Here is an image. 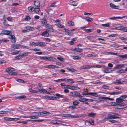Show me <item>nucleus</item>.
Segmentation results:
<instances>
[{
  "mask_svg": "<svg viewBox=\"0 0 127 127\" xmlns=\"http://www.w3.org/2000/svg\"><path fill=\"white\" fill-rule=\"evenodd\" d=\"M62 116L64 117L71 118H77L79 117V116L77 115H72L68 114H62Z\"/></svg>",
  "mask_w": 127,
  "mask_h": 127,
  "instance_id": "1",
  "label": "nucleus"
},
{
  "mask_svg": "<svg viewBox=\"0 0 127 127\" xmlns=\"http://www.w3.org/2000/svg\"><path fill=\"white\" fill-rule=\"evenodd\" d=\"M126 95H124L120 96V97L117 98L116 99V101L117 103H120L124 101V99L126 98Z\"/></svg>",
  "mask_w": 127,
  "mask_h": 127,
  "instance_id": "2",
  "label": "nucleus"
},
{
  "mask_svg": "<svg viewBox=\"0 0 127 127\" xmlns=\"http://www.w3.org/2000/svg\"><path fill=\"white\" fill-rule=\"evenodd\" d=\"M15 70V69L13 68L9 67L6 69V71L8 73L9 75H10L12 72L14 71Z\"/></svg>",
  "mask_w": 127,
  "mask_h": 127,
  "instance_id": "3",
  "label": "nucleus"
},
{
  "mask_svg": "<svg viewBox=\"0 0 127 127\" xmlns=\"http://www.w3.org/2000/svg\"><path fill=\"white\" fill-rule=\"evenodd\" d=\"M45 68H53L54 69L55 68H58L59 67L57 66L54 65H45L44 66Z\"/></svg>",
  "mask_w": 127,
  "mask_h": 127,
  "instance_id": "4",
  "label": "nucleus"
},
{
  "mask_svg": "<svg viewBox=\"0 0 127 127\" xmlns=\"http://www.w3.org/2000/svg\"><path fill=\"white\" fill-rule=\"evenodd\" d=\"M9 38L11 39V41L12 43H15L16 42V38L14 35H10Z\"/></svg>",
  "mask_w": 127,
  "mask_h": 127,
  "instance_id": "5",
  "label": "nucleus"
},
{
  "mask_svg": "<svg viewBox=\"0 0 127 127\" xmlns=\"http://www.w3.org/2000/svg\"><path fill=\"white\" fill-rule=\"evenodd\" d=\"M49 32V29H47L46 31L42 32L41 34V35L42 36H44L46 37H48L49 35L48 33Z\"/></svg>",
  "mask_w": 127,
  "mask_h": 127,
  "instance_id": "6",
  "label": "nucleus"
},
{
  "mask_svg": "<svg viewBox=\"0 0 127 127\" xmlns=\"http://www.w3.org/2000/svg\"><path fill=\"white\" fill-rule=\"evenodd\" d=\"M20 44H13L11 46V48L12 49H15L20 48Z\"/></svg>",
  "mask_w": 127,
  "mask_h": 127,
  "instance_id": "7",
  "label": "nucleus"
},
{
  "mask_svg": "<svg viewBox=\"0 0 127 127\" xmlns=\"http://www.w3.org/2000/svg\"><path fill=\"white\" fill-rule=\"evenodd\" d=\"M109 5L110 7L112 9H118V6L113 3H110L109 4Z\"/></svg>",
  "mask_w": 127,
  "mask_h": 127,
  "instance_id": "8",
  "label": "nucleus"
},
{
  "mask_svg": "<svg viewBox=\"0 0 127 127\" xmlns=\"http://www.w3.org/2000/svg\"><path fill=\"white\" fill-rule=\"evenodd\" d=\"M64 81L69 84H71L75 82L73 80L71 79L64 78Z\"/></svg>",
  "mask_w": 127,
  "mask_h": 127,
  "instance_id": "9",
  "label": "nucleus"
},
{
  "mask_svg": "<svg viewBox=\"0 0 127 127\" xmlns=\"http://www.w3.org/2000/svg\"><path fill=\"white\" fill-rule=\"evenodd\" d=\"M66 88L69 89L71 90H77L78 88V87H75L73 86H72L69 85H67Z\"/></svg>",
  "mask_w": 127,
  "mask_h": 127,
  "instance_id": "10",
  "label": "nucleus"
},
{
  "mask_svg": "<svg viewBox=\"0 0 127 127\" xmlns=\"http://www.w3.org/2000/svg\"><path fill=\"white\" fill-rule=\"evenodd\" d=\"M88 99L86 98H82L79 99L78 100L81 102H83L84 103L88 104V103L87 101Z\"/></svg>",
  "mask_w": 127,
  "mask_h": 127,
  "instance_id": "11",
  "label": "nucleus"
},
{
  "mask_svg": "<svg viewBox=\"0 0 127 127\" xmlns=\"http://www.w3.org/2000/svg\"><path fill=\"white\" fill-rule=\"evenodd\" d=\"M102 71L104 73H111L112 70L110 68L108 67H106L104 70H102Z\"/></svg>",
  "mask_w": 127,
  "mask_h": 127,
  "instance_id": "12",
  "label": "nucleus"
},
{
  "mask_svg": "<svg viewBox=\"0 0 127 127\" xmlns=\"http://www.w3.org/2000/svg\"><path fill=\"white\" fill-rule=\"evenodd\" d=\"M30 54L29 52H24L22 54L20 55H19L17 56L16 58L17 59H19V57H24L27 56Z\"/></svg>",
  "mask_w": 127,
  "mask_h": 127,
  "instance_id": "13",
  "label": "nucleus"
},
{
  "mask_svg": "<svg viewBox=\"0 0 127 127\" xmlns=\"http://www.w3.org/2000/svg\"><path fill=\"white\" fill-rule=\"evenodd\" d=\"M36 46H45L44 43L43 42H36Z\"/></svg>",
  "mask_w": 127,
  "mask_h": 127,
  "instance_id": "14",
  "label": "nucleus"
},
{
  "mask_svg": "<svg viewBox=\"0 0 127 127\" xmlns=\"http://www.w3.org/2000/svg\"><path fill=\"white\" fill-rule=\"evenodd\" d=\"M38 90L39 91L42 92L43 93H46L48 94H50V92H47L46 90L44 89H39Z\"/></svg>",
  "mask_w": 127,
  "mask_h": 127,
  "instance_id": "15",
  "label": "nucleus"
},
{
  "mask_svg": "<svg viewBox=\"0 0 127 127\" xmlns=\"http://www.w3.org/2000/svg\"><path fill=\"white\" fill-rule=\"evenodd\" d=\"M92 66L87 65L81 66V68L83 69H89L90 68H92Z\"/></svg>",
  "mask_w": 127,
  "mask_h": 127,
  "instance_id": "16",
  "label": "nucleus"
},
{
  "mask_svg": "<svg viewBox=\"0 0 127 127\" xmlns=\"http://www.w3.org/2000/svg\"><path fill=\"white\" fill-rule=\"evenodd\" d=\"M83 19H85L86 21L88 22H92L93 21V18L89 17H87L86 18H83Z\"/></svg>",
  "mask_w": 127,
  "mask_h": 127,
  "instance_id": "17",
  "label": "nucleus"
},
{
  "mask_svg": "<svg viewBox=\"0 0 127 127\" xmlns=\"http://www.w3.org/2000/svg\"><path fill=\"white\" fill-rule=\"evenodd\" d=\"M121 92H107L106 93L107 94H109L111 95H117L119 94H121Z\"/></svg>",
  "mask_w": 127,
  "mask_h": 127,
  "instance_id": "18",
  "label": "nucleus"
},
{
  "mask_svg": "<svg viewBox=\"0 0 127 127\" xmlns=\"http://www.w3.org/2000/svg\"><path fill=\"white\" fill-rule=\"evenodd\" d=\"M34 4L37 7H39L40 6V3L38 1H34Z\"/></svg>",
  "mask_w": 127,
  "mask_h": 127,
  "instance_id": "19",
  "label": "nucleus"
},
{
  "mask_svg": "<svg viewBox=\"0 0 127 127\" xmlns=\"http://www.w3.org/2000/svg\"><path fill=\"white\" fill-rule=\"evenodd\" d=\"M74 96H78L79 97L81 98L82 97V96L80 95V93L76 91H74Z\"/></svg>",
  "mask_w": 127,
  "mask_h": 127,
  "instance_id": "20",
  "label": "nucleus"
},
{
  "mask_svg": "<svg viewBox=\"0 0 127 127\" xmlns=\"http://www.w3.org/2000/svg\"><path fill=\"white\" fill-rule=\"evenodd\" d=\"M25 28L27 30L29 31H33L35 30V28L31 26H28Z\"/></svg>",
  "mask_w": 127,
  "mask_h": 127,
  "instance_id": "21",
  "label": "nucleus"
},
{
  "mask_svg": "<svg viewBox=\"0 0 127 127\" xmlns=\"http://www.w3.org/2000/svg\"><path fill=\"white\" fill-rule=\"evenodd\" d=\"M125 65V64H118L116 65L115 68L117 69L121 68L124 67Z\"/></svg>",
  "mask_w": 127,
  "mask_h": 127,
  "instance_id": "22",
  "label": "nucleus"
},
{
  "mask_svg": "<svg viewBox=\"0 0 127 127\" xmlns=\"http://www.w3.org/2000/svg\"><path fill=\"white\" fill-rule=\"evenodd\" d=\"M115 118V117H114V114L113 113L112 114L108 115L106 119H114Z\"/></svg>",
  "mask_w": 127,
  "mask_h": 127,
  "instance_id": "23",
  "label": "nucleus"
},
{
  "mask_svg": "<svg viewBox=\"0 0 127 127\" xmlns=\"http://www.w3.org/2000/svg\"><path fill=\"white\" fill-rule=\"evenodd\" d=\"M2 33L3 34L7 35H9L11 34L10 31L7 30L3 31L2 32Z\"/></svg>",
  "mask_w": 127,
  "mask_h": 127,
  "instance_id": "24",
  "label": "nucleus"
},
{
  "mask_svg": "<svg viewBox=\"0 0 127 127\" xmlns=\"http://www.w3.org/2000/svg\"><path fill=\"white\" fill-rule=\"evenodd\" d=\"M124 17V16L123 17H114L111 18H110L112 20H117L119 19H121L123 18Z\"/></svg>",
  "mask_w": 127,
  "mask_h": 127,
  "instance_id": "25",
  "label": "nucleus"
},
{
  "mask_svg": "<svg viewBox=\"0 0 127 127\" xmlns=\"http://www.w3.org/2000/svg\"><path fill=\"white\" fill-rule=\"evenodd\" d=\"M94 30L93 29H84L83 31L87 33H89L90 32H93Z\"/></svg>",
  "mask_w": 127,
  "mask_h": 127,
  "instance_id": "26",
  "label": "nucleus"
},
{
  "mask_svg": "<svg viewBox=\"0 0 127 127\" xmlns=\"http://www.w3.org/2000/svg\"><path fill=\"white\" fill-rule=\"evenodd\" d=\"M65 122L62 121H60L57 120V124L59 125L61 124L63 126H66V125L65 124Z\"/></svg>",
  "mask_w": 127,
  "mask_h": 127,
  "instance_id": "27",
  "label": "nucleus"
},
{
  "mask_svg": "<svg viewBox=\"0 0 127 127\" xmlns=\"http://www.w3.org/2000/svg\"><path fill=\"white\" fill-rule=\"evenodd\" d=\"M96 114L94 113L91 112L88 113V114L87 116L91 117L94 118Z\"/></svg>",
  "mask_w": 127,
  "mask_h": 127,
  "instance_id": "28",
  "label": "nucleus"
},
{
  "mask_svg": "<svg viewBox=\"0 0 127 127\" xmlns=\"http://www.w3.org/2000/svg\"><path fill=\"white\" fill-rule=\"evenodd\" d=\"M40 58L42 59L45 60H49L51 59V58L50 57H40Z\"/></svg>",
  "mask_w": 127,
  "mask_h": 127,
  "instance_id": "29",
  "label": "nucleus"
},
{
  "mask_svg": "<svg viewBox=\"0 0 127 127\" xmlns=\"http://www.w3.org/2000/svg\"><path fill=\"white\" fill-rule=\"evenodd\" d=\"M118 56L121 57L122 59H126L127 58V54L122 55H118Z\"/></svg>",
  "mask_w": 127,
  "mask_h": 127,
  "instance_id": "30",
  "label": "nucleus"
},
{
  "mask_svg": "<svg viewBox=\"0 0 127 127\" xmlns=\"http://www.w3.org/2000/svg\"><path fill=\"white\" fill-rule=\"evenodd\" d=\"M55 25L57 27L60 28H63L64 27V26L60 23L56 24H55Z\"/></svg>",
  "mask_w": 127,
  "mask_h": 127,
  "instance_id": "31",
  "label": "nucleus"
},
{
  "mask_svg": "<svg viewBox=\"0 0 127 127\" xmlns=\"http://www.w3.org/2000/svg\"><path fill=\"white\" fill-rule=\"evenodd\" d=\"M40 115H44L50 114V113L48 112L44 111L43 112L40 113Z\"/></svg>",
  "mask_w": 127,
  "mask_h": 127,
  "instance_id": "32",
  "label": "nucleus"
},
{
  "mask_svg": "<svg viewBox=\"0 0 127 127\" xmlns=\"http://www.w3.org/2000/svg\"><path fill=\"white\" fill-rule=\"evenodd\" d=\"M28 10L30 12H32L34 11L35 8L33 7L30 6L28 7Z\"/></svg>",
  "mask_w": 127,
  "mask_h": 127,
  "instance_id": "33",
  "label": "nucleus"
},
{
  "mask_svg": "<svg viewBox=\"0 0 127 127\" xmlns=\"http://www.w3.org/2000/svg\"><path fill=\"white\" fill-rule=\"evenodd\" d=\"M45 27L46 28H53V26L52 25H50L49 24H46L45 26Z\"/></svg>",
  "mask_w": 127,
  "mask_h": 127,
  "instance_id": "34",
  "label": "nucleus"
},
{
  "mask_svg": "<svg viewBox=\"0 0 127 127\" xmlns=\"http://www.w3.org/2000/svg\"><path fill=\"white\" fill-rule=\"evenodd\" d=\"M72 50L77 52H80L82 51L83 49H81L79 48H76L73 49Z\"/></svg>",
  "mask_w": 127,
  "mask_h": 127,
  "instance_id": "35",
  "label": "nucleus"
},
{
  "mask_svg": "<svg viewBox=\"0 0 127 127\" xmlns=\"http://www.w3.org/2000/svg\"><path fill=\"white\" fill-rule=\"evenodd\" d=\"M73 59L75 60H79L80 59L81 57L77 56H71Z\"/></svg>",
  "mask_w": 127,
  "mask_h": 127,
  "instance_id": "36",
  "label": "nucleus"
},
{
  "mask_svg": "<svg viewBox=\"0 0 127 127\" xmlns=\"http://www.w3.org/2000/svg\"><path fill=\"white\" fill-rule=\"evenodd\" d=\"M114 83H117L118 84H122L123 83L120 80H116L114 82Z\"/></svg>",
  "mask_w": 127,
  "mask_h": 127,
  "instance_id": "37",
  "label": "nucleus"
},
{
  "mask_svg": "<svg viewBox=\"0 0 127 127\" xmlns=\"http://www.w3.org/2000/svg\"><path fill=\"white\" fill-rule=\"evenodd\" d=\"M41 23L43 25H45L47 23V21L45 19H43L41 20Z\"/></svg>",
  "mask_w": 127,
  "mask_h": 127,
  "instance_id": "38",
  "label": "nucleus"
},
{
  "mask_svg": "<svg viewBox=\"0 0 127 127\" xmlns=\"http://www.w3.org/2000/svg\"><path fill=\"white\" fill-rule=\"evenodd\" d=\"M90 95L95 97H97L98 95L96 93L91 92L90 93Z\"/></svg>",
  "mask_w": 127,
  "mask_h": 127,
  "instance_id": "39",
  "label": "nucleus"
},
{
  "mask_svg": "<svg viewBox=\"0 0 127 127\" xmlns=\"http://www.w3.org/2000/svg\"><path fill=\"white\" fill-rule=\"evenodd\" d=\"M40 10V9L38 8V7H36L35 8V10L34 11L36 14H38Z\"/></svg>",
  "mask_w": 127,
  "mask_h": 127,
  "instance_id": "40",
  "label": "nucleus"
},
{
  "mask_svg": "<svg viewBox=\"0 0 127 127\" xmlns=\"http://www.w3.org/2000/svg\"><path fill=\"white\" fill-rule=\"evenodd\" d=\"M29 91L30 92L32 93H37V92L36 91L32 90L31 88H30L29 89Z\"/></svg>",
  "mask_w": 127,
  "mask_h": 127,
  "instance_id": "41",
  "label": "nucleus"
},
{
  "mask_svg": "<svg viewBox=\"0 0 127 127\" xmlns=\"http://www.w3.org/2000/svg\"><path fill=\"white\" fill-rule=\"evenodd\" d=\"M121 30H122L124 32H127V29L124 27L121 26Z\"/></svg>",
  "mask_w": 127,
  "mask_h": 127,
  "instance_id": "42",
  "label": "nucleus"
},
{
  "mask_svg": "<svg viewBox=\"0 0 127 127\" xmlns=\"http://www.w3.org/2000/svg\"><path fill=\"white\" fill-rule=\"evenodd\" d=\"M44 98L46 99L52 100V96H46L44 97Z\"/></svg>",
  "mask_w": 127,
  "mask_h": 127,
  "instance_id": "43",
  "label": "nucleus"
},
{
  "mask_svg": "<svg viewBox=\"0 0 127 127\" xmlns=\"http://www.w3.org/2000/svg\"><path fill=\"white\" fill-rule=\"evenodd\" d=\"M60 85L62 86V88L65 89V88H66V87H67V85H65L64 83H61Z\"/></svg>",
  "mask_w": 127,
  "mask_h": 127,
  "instance_id": "44",
  "label": "nucleus"
},
{
  "mask_svg": "<svg viewBox=\"0 0 127 127\" xmlns=\"http://www.w3.org/2000/svg\"><path fill=\"white\" fill-rule=\"evenodd\" d=\"M8 111H0V114H6Z\"/></svg>",
  "mask_w": 127,
  "mask_h": 127,
  "instance_id": "45",
  "label": "nucleus"
},
{
  "mask_svg": "<svg viewBox=\"0 0 127 127\" xmlns=\"http://www.w3.org/2000/svg\"><path fill=\"white\" fill-rule=\"evenodd\" d=\"M26 97V96L25 95H23L17 97V98L19 99H23L25 98Z\"/></svg>",
  "mask_w": 127,
  "mask_h": 127,
  "instance_id": "46",
  "label": "nucleus"
},
{
  "mask_svg": "<svg viewBox=\"0 0 127 127\" xmlns=\"http://www.w3.org/2000/svg\"><path fill=\"white\" fill-rule=\"evenodd\" d=\"M102 66L99 65H95L93 66H92V68H101Z\"/></svg>",
  "mask_w": 127,
  "mask_h": 127,
  "instance_id": "47",
  "label": "nucleus"
},
{
  "mask_svg": "<svg viewBox=\"0 0 127 127\" xmlns=\"http://www.w3.org/2000/svg\"><path fill=\"white\" fill-rule=\"evenodd\" d=\"M96 56V55L94 53L88 55H87V56L88 57H95Z\"/></svg>",
  "mask_w": 127,
  "mask_h": 127,
  "instance_id": "48",
  "label": "nucleus"
},
{
  "mask_svg": "<svg viewBox=\"0 0 127 127\" xmlns=\"http://www.w3.org/2000/svg\"><path fill=\"white\" fill-rule=\"evenodd\" d=\"M9 121H16L19 120V119L18 118H9Z\"/></svg>",
  "mask_w": 127,
  "mask_h": 127,
  "instance_id": "49",
  "label": "nucleus"
},
{
  "mask_svg": "<svg viewBox=\"0 0 127 127\" xmlns=\"http://www.w3.org/2000/svg\"><path fill=\"white\" fill-rule=\"evenodd\" d=\"M126 106L125 105L123 104H121L120 106V107H119L118 108L119 109H123L125 108L126 107Z\"/></svg>",
  "mask_w": 127,
  "mask_h": 127,
  "instance_id": "50",
  "label": "nucleus"
},
{
  "mask_svg": "<svg viewBox=\"0 0 127 127\" xmlns=\"http://www.w3.org/2000/svg\"><path fill=\"white\" fill-rule=\"evenodd\" d=\"M113 114L114 117H115L114 119L120 118L118 117L119 116V114L116 113H113Z\"/></svg>",
  "mask_w": 127,
  "mask_h": 127,
  "instance_id": "51",
  "label": "nucleus"
},
{
  "mask_svg": "<svg viewBox=\"0 0 127 127\" xmlns=\"http://www.w3.org/2000/svg\"><path fill=\"white\" fill-rule=\"evenodd\" d=\"M60 97L58 96H52V100L58 99Z\"/></svg>",
  "mask_w": 127,
  "mask_h": 127,
  "instance_id": "52",
  "label": "nucleus"
},
{
  "mask_svg": "<svg viewBox=\"0 0 127 127\" xmlns=\"http://www.w3.org/2000/svg\"><path fill=\"white\" fill-rule=\"evenodd\" d=\"M57 120H52L51 122V123L53 124H57Z\"/></svg>",
  "mask_w": 127,
  "mask_h": 127,
  "instance_id": "53",
  "label": "nucleus"
},
{
  "mask_svg": "<svg viewBox=\"0 0 127 127\" xmlns=\"http://www.w3.org/2000/svg\"><path fill=\"white\" fill-rule=\"evenodd\" d=\"M68 24L69 25L74 26V22L72 21H69L68 22Z\"/></svg>",
  "mask_w": 127,
  "mask_h": 127,
  "instance_id": "54",
  "label": "nucleus"
},
{
  "mask_svg": "<svg viewBox=\"0 0 127 127\" xmlns=\"http://www.w3.org/2000/svg\"><path fill=\"white\" fill-rule=\"evenodd\" d=\"M117 72L118 73H123L125 72V71L124 70L121 69L117 71Z\"/></svg>",
  "mask_w": 127,
  "mask_h": 127,
  "instance_id": "55",
  "label": "nucleus"
},
{
  "mask_svg": "<svg viewBox=\"0 0 127 127\" xmlns=\"http://www.w3.org/2000/svg\"><path fill=\"white\" fill-rule=\"evenodd\" d=\"M79 104V102L77 100H76L73 102V104L74 105L76 106Z\"/></svg>",
  "mask_w": 127,
  "mask_h": 127,
  "instance_id": "56",
  "label": "nucleus"
},
{
  "mask_svg": "<svg viewBox=\"0 0 127 127\" xmlns=\"http://www.w3.org/2000/svg\"><path fill=\"white\" fill-rule=\"evenodd\" d=\"M102 25L104 27H108L109 26V23H107L105 24H103Z\"/></svg>",
  "mask_w": 127,
  "mask_h": 127,
  "instance_id": "57",
  "label": "nucleus"
},
{
  "mask_svg": "<svg viewBox=\"0 0 127 127\" xmlns=\"http://www.w3.org/2000/svg\"><path fill=\"white\" fill-rule=\"evenodd\" d=\"M116 34H112L109 35L108 36L109 37H113L117 36Z\"/></svg>",
  "mask_w": 127,
  "mask_h": 127,
  "instance_id": "58",
  "label": "nucleus"
},
{
  "mask_svg": "<svg viewBox=\"0 0 127 127\" xmlns=\"http://www.w3.org/2000/svg\"><path fill=\"white\" fill-rule=\"evenodd\" d=\"M20 48H27L28 49V47L27 46H25L23 45H20Z\"/></svg>",
  "mask_w": 127,
  "mask_h": 127,
  "instance_id": "59",
  "label": "nucleus"
},
{
  "mask_svg": "<svg viewBox=\"0 0 127 127\" xmlns=\"http://www.w3.org/2000/svg\"><path fill=\"white\" fill-rule=\"evenodd\" d=\"M89 122L92 125H93L94 124V121L93 119H91L90 120Z\"/></svg>",
  "mask_w": 127,
  "mask_h": 127,
  "instance_id": "60",
  "label": "nucleus"
},
{
  "mask_svg": "<svg viewBox=\"0 0 127 127\" xmlns=\"http://www.w3.org/2000/svg\"><path fill=\"white\" fill-rule=\"evenodd\" d=\"M119 38L121 40H122L126 41L127 40V39L126 38L124 37H119Z\"/></svg>",
  "mask_w": 127,
  "mask_h": 127,
  "instance_id": "61",
  "label": "nucleus"
},
{
  "mask_svg": "<svg viewBox=\"0 0 127 127\" xmlns=\"http://www.w3.org/2000/svg\"><path fill=\"white\" fill-rule=\"evenodd\" d=\"M29 117L31 119H36L38 118V117L34 116H30Z\"/></svg>",
  "mask_w": 127,
  "mask_h": 127,
  "instance_id": "62",
  "label": "nucleus"
},
{
  "mask_svg": "<svg viewBox=\"0 0 127 127\" xmlns=\"http://www.w3.org/2000/svg\"><path fill=\"white\" fill-rule=\"evenodd\" d=\"M122 45H115L113 46V47L115 48H118L119 47H121Z\"/></svg>",
  "mask_w": 127,
  "mask_h": 127,
  "instance_id": "63",
  "label": "nucleus"
},
{
  "mask_svg": "<svg viewBox=\"0 0 127 127\" xmlns=\"http://www.w3.org/2000/svg\"><path fill=\"white\" fill-rule=\"evenodd\" d=\"M19 53V51H18L16 52H13L11 53L12 55H15L18 54Z\"/></svg>",
  "mask_w": 127,
  "mask_h": 127,
  "instance_id": "64",
  "label": "nucleus"
}]
</instances>
